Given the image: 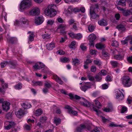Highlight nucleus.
<instances>
[{
    "instance_id": "8",
    "label": "nucleus",
    "mask_w": 132,
    "mask_h": 132,
    "mask_svg": "<svg viewBox=\"0 0 132 132\" xmlns=\"http://www.w3.org/2000/svg\"><path fill=\"white\" fill-rule=\"evenodd\" d=\"M126 1L128 2L129 6H132V0H120L118 2V4L122 6H125L126 5Z\"/></svg>"
},
{
    "instance_id": "18",
    "label": "nucleus",
    "mask_w": 132,
    "mask_h": 132,
    "mask_svg": "<svg viewBox=\"0 0 132 132\" xmlns=\"http://www.w3.org/2000/svg\"><path fill=\"white\" fill-rule=\"evenodd\" d=\"M87 129L89 130L91 132H101V129L99 127H96L92 130L91 127L90 126L87 127Z\"/></svg>"
},
{
    "instance_id": "55",
    "label": "nucleus",
    "mask_w": 132,
    "mask_h": 132,
    "mask_svg": "<svg viewBox=\"0 0 132 132\" xmlns=\"http://www.w3.org/2000/svg\"><path fill=\"white\" fill-rule=\"evenodd\" d=\"M81 90L85 92L87 89V88L84 85V86H82L80 87Z\"/></svg>"
},
{
    "instance_id": "44",
    "label": "nucleus",
    "mask_w": 132,
    "mask_h": 132,
    "mask_svg": "<svg viewBox=\"0 0 132 132\" xmlns=\"http://www.w3.org/2000/svg\"><path fill=\"white\" fill-rule=\"evenodd\" d=\"M106 70H102L100 72H99L98 75L100 76H105L106 75Z\"/></svg>"
},
{
    "instance_id": "60",
    "label": "nucleus",
    "mask_w": 132,
    "mask_h": 132,
    "mask_svg": "<svg viewBox=\"0 0 132 132\" xmlns=\"http://www.w3.org/2000/svg\"><path fill=\"white\" fill-rule=\"evenodd\" d=\"M56 53L57 54H59L60 55H61L63 54L64 53L62 50H60L57 51Z\"/></svg>"
},
{
    "instance_id": "21",
    "label": "nucleus",
    "mask_w": 132,
    "mask_h": 132,
    "mask_svg": "<svg viewBox=\"0 0 132 132\" xmlns=\"http://www.w3.org/2000/svg\"><path fill=\"white\" fill-rule=\"evenodd\" d=\"M98 23L100 25L102 26H105L107 25L106 21L103 19H101L99 20L98 21Z\"/></svg>"
},
{
    "instance_id": "36",
    "label": "nucleus",
    "mask_w": 132,
    "mask_h": 132,
    "mask_svg": "<svg viewBox=\"0 0 132 132\" xmlns=\"http://www.w3.org/2000/svg\"><path fill=\"white\" fill-rule=\"evenodd\" d=\"M88 30L89 32H92L95 29V27L94 25L90 24L88 26Z\"/></svg>"
},
{
    "instance_id": "16",
    "label": "nucleus",
    "mask_w": 132,
    "mask_h": 132,
    "mask_svg": "<svg viewBox=\"0 0 132 132\" xmlns=\"http://www.w3.org/2000/svg\"><path fill=\"white\" fill-rule=\"evenodd\" d=\"M116 98L119 101L123 99L124 97V94L121 91H119L116 94Z\"/></svg>"
},
{
    "instance_id": "45",
    "label": "nucleus",
    "mask_w": 132,
    "mask_h": 132,
    "mask_svg": "<svg viewBox=\"0 0 132 132\" xmlns=\"http://www.w3.org/2000/svg\"><path fill=\"white\" fill-rule=\"evenodd\" d=\"M47 119V118L45 116L41 117L40 119V121L42 123L45 122Z\"/></svg>"
},
{
    "instance_id": "29",
    "label": "nucleus",
    "mask_w": 132,
    "mask_h": 132,
    "mask_svg": "<svg viewBox=\"0 0 132 132\" xmlns=\"http://www.w3.org/2000/svg\"><path fill=\"white\" fill-rule=\"evenodd\" d=\"M53 111L54 112L55 110H56V112L57 114H60L61 113V111L60 109L57 107L56 106L54 105L53 107Z\"/></svg>"
},
{
    "instance_id": "22",
    "label": "nucleus",
    "mask_w": 132,
    "mask_h": 132,
    "mask_svg": "<svg viewBox=\"0 0 132 132\" xmlns=\"http://www.w3.org/2000/svg\"><path fill=\"white\" fill-rule=\"evenodd\" d=\"M87 127L84 125L81 124L80 127L77 128L76 132H82V130L86 128L87 129Z\"/></svg>"
},
{
    "instance_id": "56",
    "label": "nucleus",
    "mask_w": 132,
    "mask_h": 132,
    "mask_svg": "<svg viewBox=\"0 0 132 132\" xmlns=\"http://www.w3.org/2000/svg\"><path fill=\"white\" fill-rule=\"evenodd\" d=\"M92 62L91 60L89 59H87L86 61H85L84 63L86 64H88L91 63Z\"/></svg>"
},
{
    "instance_id": "46",
    "label": "nucleus",
    "mask_w": 132,
    "mask_h": 132,
    "mask_svg": "<svg viewBox=\"0 0 132 132\" xmlns=\"http://www.w3.org/2000/svg\"><path fill=\"white\" fill-rule=\"evenodd\" d=\"M69 60V59L66 57H64L60 59L61 61L63 63L67 62Z\"/></svg>"
},
{
    "instance_id": "63",
    "label": "nucleus",
    "mask_w": 132,
    "mask_h": 132,
    "mask_svg": "<svg viewBox=\"0 0 132 132\" xmlns=\"http://www.w3.org/2000/svg\"><path fill=\"white\" fill-rule=\"evenodd\" d=\"M56 20L60 23H63L64 22V21L61 18H58Z\"/></svg>"
},
{
    "instance_id": "37",
    "label": "nucleus",
    "mask_w": 132,
    "mask_h": 132,
    "mask_svg": "<svg viewBox=\"0 0 132 132\" xmlns=\"http://www.w3.org/2000/svg\"><path fill=\"white\" fill-rule=\"evenodd\" d=\"M76 44V43L75 41H72L71 43L69 44L68 46L71 49H73L75 47V46Z\"/></svg>"
},
{
    "instance_id": "31",
    "label": "nucleus",
    "mask_w": 132,
    "mask_h": 132,
    "mask_svg": "<svg viewBox=\"0 0 132 132\" xmlns=\"http://www.w3.org/2000/svg\"><path fill=\"white\" fill-rule=\"evenodd\" d=\"M72 64L75 66L77 65L80 64V61L78 59H72Z\"/></svg>"
},
{
    "instance_id": "24",
    "label": "nucleus",
    "mask_w": 132,
    "mask_h": 132,
    "mask_svg": "<svg viewBox=\"0 0 132 132\" xmlns=\"http://www.w3.org/2000/svg\"><path fill=\"white\" fill-rule=\"evenodd\" d=\"M53 78L56 81L60 84H62L63 83V81L56 75H54L53 76Z\"/></svg>"
},
{
    "instance_id": "17",
    "label": "nucleus",
    "mask_w": 132,
    "mask_h": 132,
    "mask_svg": "<svg viewBox=\"0 0 132 132\" xmlns=\"http://www.w3.org/2000/svg\"><path fill=\"white\" fill-rule=\"evenodd\" d=\"M81 99L83 101H80V103L84 106L86 107H89L90 106V103L86 100L83 98Z\"/></svg>"
},
{
    "instance_id": "5",
    "label": "nucleus",
    "mask_w": 132,
    "mask_h": 132,
    "mask_svg": "<svg viewBox=\"0 0 132 132\" xmlns=\"http://www.w3.org/2000/svg\"><path fill=\"white\" fill-rule=\"evenodd\" d=\"M15 125V123L14 122L6 121L5 124V129L8 130H9L11 128L14 127Z\"/></svg>"
},
{
    "instance_id": "3",
    "label": "nucleus",
    "mask_w": 132,
    "mask_h": 132,
    "mask_svg": "<svg viewBox=\"0 0 132 132\" xmlns=\"http://www.w3.org/2000/svg\"><path fill=\"white\" fill-rule=\"evenodd\" d=\"M122 84L125 87H129L132 84V80L128 76H124L121 78Z\"/></svg>"
},
{
    "instance_id": "48",
    "label": "nucleus",
    "mask_w": 132,
    "mask_h": 132,
    "mask_svg": "<svg viewBox=\"0 0 132 132\" xmlns=\"http://www.w3.org/2000/svg\"><path fill=\"white\" fill-rule=\"evenodd\" d=\"M33 82L34 84V86H42V82L40 81L35 82L34 81Z\"/></svg>"
},
{
    "instance_id": "47",
    "label": "nucleus",
    "mask_w": 132,
    "mask_h": 132,
    "mask_svg": "<svg viewBox=\"0 0 132 132\" xmlns=\"http://www.w3.org/2000/svg\"><path fill=\"white\" fill-rule=\"evenodd\" d=\"M127 38V36L124 40H122L121 41V42L122 45H125V44L127 45L128 44V41L129 40Z\"/></svg>"
},
{
    "instance_id": "13",
    "label": "nucleus",
    "mask_w": 132,
    "mask_h": 132,
    "mask_svg": "<svg viewBox=\"0 0 132 132\" xmlns=\"http://www.w3.org/2000/svg\"><path fill=\"white\" fill-rule=\"evenodd\" d=\"M10 103L7 101H4L2 104V107L4 110L7 111L10 109Z\"/></svg>"
},
{
    "instance_id": "12",
    "label": "nucleus",
    "mask_w": 132,
    "mask_h": 132,
    "mask_svg": "<svg viewBox=\"0 0 132 132\" xmlns=\"http://www.w3.org/2000/svg\"><path fill=\"white\" fill-rule=\"evenodd\" d=\"M65 108L68 110V112L70 114L75 116L77 115V112L75 110H72V108L69 106H66Z\"/></svg>"
},
{
    "instance_id": "27",
    "label": "nucleus",
    "mask_w": 132,
    "mask_h": 132,
    "mask_svg": "<svg viewBox=\"0 0 132 132\" xmlns=\"http://www.w3.org/2000/svg\"><path fill=\"white\" fill-rule=\"evenodd\" d=\"M42 37L43 39L45 40L49 39L51 38L50 34L47 33L46 32L42 35Z\"/></svg>"
},
{
    "instance_id": "61",
    "label": "nucleus",
    "mask_w": 132,
    "mask_h": 132,
    "mask_svg": "<svg viewBox=\"0 0 132 132\" xmlns=\"http://www.w3.org/2000/svg\"><path fill=\"white\" fill-rule=\"evenodd\" d=\"M87 77H88L89 80L90 81H93L94 80V77L90 75H88Z\"/></svg>"
},
{
    "instance_id": "14",
    "label": "nucleus",
    "mask_w": 132,
    "mask_h": 132,
    "mask_svg": "<svg viewBox=\"0 0 132 132\" xmlns=\"http://www.w3.org/2000/svg\"><path fill=\"white\" fill-rule=\"evenodd\" d=\"M24 109L23 110L22 109H20L18 111L15 112V114L17 117L19 118H21L22 117L24 114Z\"/></svg>"
},
{
    "instance_id": "9",
    "label": "nucleus",
    "mask_w": 132,
    "mask_h": 132,
    "mask_svg": "<svg viewBox=\"0 0 132 132\" xmlns=\"http://www.w3.org/2000/svg\"><path fill=\"white\" fill-rule=\"evenodd\" d=\"M40 11V10L38 8L36 7L31 10L29 13L30 15L35 16L39 14Z\"/></svg>"
},
{
    "instance_id": "25",
    "label": "nucleus",
    "mask_w": 132,
    "mask_h": 132,
    "mask_svg": "<svg viewBox=\"0 0 132 132\" xmlns=\"http://www.w3.org/2000/svg\"><path fill=\"white\" fill-rule=\"evenodd\" d=\"M116 28H117L119 30L121 31H124L126 30L125 26L121 24L117 25L116 27Z\"/></svg>"
},
{
    "instance_id": "42",
    "label": "nucleus",
    "mask_w": 132,
    "mask_h": 132,
    "mask_svg": "<svg viewBox=\"0 0 132 132\" xmlns=\"http://www.w3.org/2000/svg\"><path fill=\"white\" fill-rule=\"evenodd\" d=\"M35 35L34 33H32V34H30L29 37V39L30 42H32L34 40V38Z\"/></svg>"
},
{
    "instance_id": "57",
    "label": "nucleus",
    "mask_w": 132,
    "mask_h": 132,
    "mask_svg": "<svg viewBox=\"0 0 132 132\" xmlns=\"http://www.w3.org/2000/svg\"><path fill=\"white\" fill-rule=\"evenodd\" d=\"M129 40H130L129 43L132 44V35H129L127 36V38Z\"/></svg>"
},
{
    "instance_id": "38",
    "label": "nucleus",
    "mask_w": 132,
    "mask_h": 132,
    "mask_svg": "<svg viewBox=\"0 0 132 132\" xmlns=\"http://www.w3.org/2000/svg\"><path fill=\"white\" fill-rule=\"evenodd\" d=\"M43 112L40 109L37 110L35 112V114L36 116L40 115Z\"/></svg>"
},
{
    "instance_id": "30",
    "label": "nucleus",
    "mask_w": 132,
    "mask_h": 132,
    "mask_svg": "<svg viewBox=\"0 0 132 132\" xmlns=\"http://www.w3.org/2000/svg\"><path fill=\"white\" fill-rule=\"evenodd\" d=\"M95 47L97 49H101L104 48V45L102 43H99L96 44Z\"/></svg>"
},
{
    "instance_id": "53",
    "label": "nucleus",
    "mask_w": 132,
    "mask_h": 132,
    "mask_svg": "<svg viewBox=\"0 0 132 132\" xmlns=\"http://www.w3.org/2000/svg\"><path fill=\"white\" fill-rule=\"evenodd\" d=\"M94 63L95 64L97 65L100 66L101 65V63L100 61L97 60H95L94 61Z\"/></svg>"
},
{
    "instance_id": "43",
    "label": "nucleus",
    "mask_w": 132,
    "mask_h": 132,
    "mask_svg": "<svg viewBox=\"0 0 132 132\" xmlns=\"http://www.w3.org/2000/svg\"><path fill=\"white\" fill-rule=\"evenodd\" d=\"M75 39L78 40H80L82 37V35L80 33H78L76 34Z\"/></svg>"
},
{
    "instance_id": "51",
    "label": "nucleus",
    "mask_w": 132,
    "mask_h": 132,
    "mask_svg": "<svg viewBox=\"0 0 132 132\" xmlns=\"http://www.w3.org/2000/svg\"><path fill=\"white\" fill-rule=\"evenodd\" d=\"M24 128L26 130H30L31 129V126H30L28 125L27 124H25L24 126Z\"/></svg>"
},
{
    "instance_id": "11",
    "label": "nucleus",
    "mask_w": 132,
    "mask_h": 132,
    "mask_svg": "<svg viewBox=\"0 0 132 132\" xmlns=\"http://www.w3.org/2000/svg\"><path fill=\"white\" fill-rule=\"evenodd\" d=\"M44 19L42 16L35 17V22L37 25H40L43 22Z\"/></svg>"
},
{
    "instance_id": "15",
    "label": "nucleus",
    "mask_w": 132,
    "mask_h": 132,
    "mask_svg": "<svg viewBox=\"0 0 132 132\" xmlns=\"http://www.w3.org/2000/svg\"><path fill=\"white\" fill-rule=\"evenodd\" d=\"M7 41L12 44H15L17 42L16 38L14 37H10L7 38Z\"/></svg>"
},
{
    "instance_id": "50",
    "label": "nucleus",
    "mask_w": 132,
    "mask_h": 132,
    "mask_svg": "<svg viewBox=\"0 0 132 132\" xmlns=\"http://www.w3.org/2000/svg\"><path fill=\"white\" fill-rule=\"evenodd\" d=\"M85 85L87 88L88 89H89L91 88L92 84L91 82H87L84 84Z\"/></svg>"
},
{
    "instance_id": "32",
    "label": "nucleus",
    "mask_w": 132,
    "mask_h": 132,
    "mask_svg": "<svg viewBox=\"0 0 132 132\" xmlns=\"http://www.w3.org/2000/svg\"><path fill=\"white\" fill-rule=\"evenodd\" d=\"M21 105L24 109H29L31 106V105L27 103H23Z\"/></svg>"
},
{
    "instance_id": "49",
    "label": "nucleus",
    "mask_w": 132,
    "mask_h": 132,
    "mask_svg": "<svg viewBox=\"0 0 132 132\" xmlns=\"http://www.w3.org/2000/svg\"><path fill=\"white\" fill-rule=\"evenodd\" d=\"M111 45L112 46L117 47L119 46V43L118 42L114 41L113 42Z\"/></svg>"
},
{
    "instance_id": "62",
    "label": "nucleus",
    "mask_w": 132,
    "mask_h": 132,
    "mask_svg": "<svg viewBox=\"0 0 132 132\" xmlns=\"http://www.w3.org/2000/svg\"><path fill=\"white\" fill-rule=\"evenodd\" d=\"M7 16V13H6V12L4 11V10H3V11L2 12L1 14V17L2 18H3V17H6Z\"/></svg>"
},
{
    "instance_id": "59",
    "label": "nucleus",
    "mask_w": 132,
    "mask_h": 132,
    "mask_svg": "<svg viewBox=\"0 0 132 132\" xmlns=\"http://www.w3.org/2000/svg\"><path fill=\"white\" fill-rule=\"evenodd\" d=\"M102 89H107L108 87V85L106 84H104L102 85Z\"/></svg>"
},
{
    "instance_id": "4",
    "label": "nucleus",
    "mask_w": 132,
    "mask_h": 132,
    "mask_svg": "<svg viewBox=\"0 0 132 132\" xmlns=\"http://www.w3.org/2000/svg\"><path fill=\"white\" fill-rule=\"evenodd\" d=\"M33 67L35 70L40 69L43 70L45 68V65L41 62H38L35 64Z\"/></svg>"
},
{
    "instance_id": "2",
    "label": "nucleus",
    "mask_w": 132,
    "mask_h": 132,
    "mask_svg": "<svg viewBox=\"0 0 132 132\" xmlns=\"http://www.w3.org/2000/svg\"><path fill=\"white\" fill-rule=\"evenodd\" d=\"M32 5V2L31 0H23L20 4V11L22 12L25 9L29 8Z\"/></svg>"
},
{
    "instance_id": "64",
    "label": "nucleus",
    "mask_w": 132,
    "mask_h": 132,
    "mask_svg": "<svg viewBox=\"0 0 132 132\" xmlns=\"http://www.w3.org/2000/svg\"><path fill=\"white\" fill-rule=\"evenodd\" d=\"M106 81H110L111 80V77L109 75H108L106 76Z\"/></svg>"
},
{
    "instance_id": "54",
    "label": "nucleus",
    "mask_w": 132,
    "mask_h": 132,
    "mask_svg": "<svg viewBox=\"0 0 132 132\" xmlns=\"http://www.w3.org/2000/svg\"><path fill=\"white\" fill-rule=\"evenodd\" d=\"M95 78L96 81H100L102 79V78L101 76L98 75H96L95 77Z\"/></svg>"
},
{
    "instance_id": "52",
    "label": "nucleus",
    "mask_w": 132,
    "mask_h": 132,
    "mask_svg": "<svg viewBox=\"0 0 132 132\" xmlns=\"http://www.w3.org/2000/svg\"><path fill=\"white\" fill-rule=\"evenodd\" d=\"M128 62L130 64H132V55L130 56L127 58Z\"/></svg>"
},
{
    "instance_id": "40",
    "label": "nucleus",
    "mask_w": 132,
    "mask_h": 132,
    "mask_svg": "<svg viewBox=\"0 0 132 132\" xmlns=\"http://www.w3.org/2000/svg\"><path fill=\"white\" fill-rule=\"evenodd\" d=\"M22 87V84L21 83L19 82L14 86V88L16 89H21Z\"/></svg>"
},
{
    "instance_id": "1",
    "label": "nucleus",
    "mask_w": 132,
    "mask_h": 132,
    "mask_svg": "<svg viewBox=\"0 0 132 132\" xmlns=\"http://www.w3.org/2000/svg\"><path fill=\"white\" fill-rule=\"evenodd\" d=\"M55 5L52 4L49 5L46 9L45 13L46 14L50 17H53L56 15V12Z\"/></svg>"
},
{
    "instance_id": "35",
    "label": "nucleus",
    "mask_w": 132,
    "mask_h": 132,
    "mask_svg": "<svg viewBox=\"0 0 132 132\" xmlns=\"http://www.w3.org/2000/svg\"><path fill=\"white\" fill-rule=\"evenodd\" d=\"M68 35L69 36V37H70L72 39H75L76 34L72 32H70L68 33Z\"/></svg>"
},
{
    "instance_id": "28",
    "label": "nucleus",
    "mask_w": 132,
    "mask_h": 132,
    "mask_svg": "<svg viewBox=\"0 0 132 132\" xmlns=\"http://www.w3.org/2000/svg\"><path fill=\"white\" fill-rule=\"evenodd\" d=\"M114 58L116 60L121 61L123 60L124 56L119 54L115 55L114 56Z\"/></svg>"
},
{
    "instance_id": "33",
    "label": "nucleus",
    "mask_w": 132,
    "mask_h": 132,
    "mask_svg": "<svg viewBox=\"0 0 132 132\" xmlns=\"http://www.w3.org/2000/svg\"><path fill=\"white\" fill-rule=\"evenodd\" d=\"M95 106L98 108L100 109L101 107V105L99 101L97 100L95 101Z\"/></svg>"
},
{
    "instance_id": "41",
    "label": "nucleus",
    "mask_w": 132,
    "mask_h": 132,
    "mask_svg": "<svg viewBox=\"0 0 132 132\" xmlns=\"http://www.w3.org/2000/svg\"><path fill=\"white\" fill-rule=\"evenodd\" d=\"M7 61H5L1 63L0 65L1 68H4L6 65L7 64Z\"/></svg>"
},
{
    "instance_id": "58",
    "label": "nucleus",
    "mask_w": 132,
    "mask_h": 132,
    "mask_svg": "<svg viewBox=\"0 0 132 132\" xmlns=\"http://www.w3.org/2000/svg\"><path fill=\"white\" fill-rule=\"evenodd\" d=\"M80 47L83 51H85L87 48L86 47L84 46V44H81L80 46Z\"/></svg>"
},
{
    "instance_id": "26",
    "label": "nucleus",
    "mask_w": 132,
    "mask_h": 132,
    "mask_svg": "<svg viewBox=\"0 0 132 132\" xmlns=\"http://www.w3.org/2000/svg\"><path fill=\"white\" fill-rule=\"evenodd\" d=\"M110 63L112 67L114 68H116L119 67L120 64L117 61H112L110 62Z\"/></svg>"
},
{
    "instance_id": "20",
    "label": "nucleus",
    "mask_w": 132,
    "mask_h": 132,
    "mask_svg": "<svg viewBox=\"0 0 132 132\" xmlns=\"http://www.w3.org/2000/svg\"><path fill=\"white\" fill-rule=\"evenodd\" d=\"M55 43L53 42H52L49 44H47L46 45L47 48L49 50H52L55 47Z\"/></svg>"
},
{
    "instance_id": "23",
    "label": "nucleus",
    "mask_w": 132,
    "mask_h": 132,
    "mask_svg": "<svg viewBox=\"0 0 132 132\" xmlns=\"http://www.w3.org/2000/svg\"><path fill=\"white\" fill-rule=\"evenodd\" d=\"M20 22L21 23L24 24H28L29 21L28 19L24 17H22L20 19Z\"/></svg>"
},
{
    "instance_id": "6",
    "label": "nucleus",
    "mask_w": 132,
    "mask_h": 132,
    "mask_svg": "<svg viewBox=\"0 0 132 132\" xmlns=\"http://www.w3.org/2000/svg\"><path fill=\"white\" fill-rule=\"evenodd\" d=\"M96 36L93 34H90L89 37V45L91 46H94L95 43L94 41L96 38Z\"/></svg>"
},
{
    "instance_id": "34",
    "label": "nucleus",
    "mask_w": 132,
    "mask_h": 132,
    "mask_svg": "<svg viewBox=\"0 0 132 132\" xmlns=\"http://www.w3.org/2000/svg\"><path fill=\"white\" fill-rule=\"evenodd\" d=\"M54 122L56 125H57L60 124L61 122V119L57 118H54Z\"/></svg>"
},
{
    "instance_id": "10",
    "label": "nucleus",
    "mask_w": 132,
    "mask_h": 132,
    "mask_svg": "<svg viewBox=\"0 0 132 132\" xmlns=\"http://www.w3.org/2000/svg\"><path fill=\"white\" fill-rule=\"evenodd\" d=\"M68 27V26L65 24H61L58 26L57 29L60 30V33L64 34L65 32L64 30Z\"/></svg>"
},
{
    "instance_id": "39",
    "label": "nucleus",
    "mask_w": 132,
    "mask_h": 132,
    "mask_svg": "<svg viewBox=\"0 0 132 132\" xmlns=\"http://www.w3.org/2000/svg\"><path fill=\"white\" fill-rule=\"evenodd\" d=\"M51 83L49 81H48V82L46 81L44 84V86L49 89L51 87Z\"/></svg>"
},
{
    "instance_id": "19",
    "label": "nucleus",
    "mask_w": 132,
    "mask_h": 132,
    "mask_svg": "<svg viewBox=\"0 0 132 132\" xmlns=\"http://www.w3.org/2000/svg\"><path fill=\"white\" fill-rule=\"evenodd\" d=\"M91 18L93 19H95L99 17V15L96 14L93 9H90V11Z\"/></svg>"
},
{
    "instance_id": "7",
    "label": "nucleus",
    "mask_w": 132,
    "mask_h": 132,
    "mask_svg": "<svg viewBox=\"0 0 132 132\" xmlns=\"http://www.w3.org/2000/svg\"><path fill=\"white\" fill-rule=\"evenodd\" d=\"M7 64L11 69L15 68L18 66L16 62L15 61L10 60L7 61Z\"/></svg>"
}]
</instances>
